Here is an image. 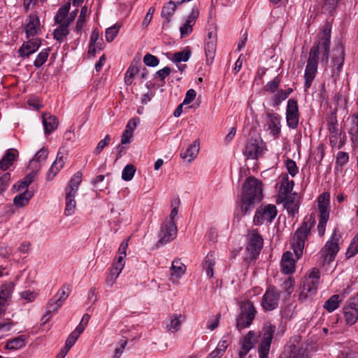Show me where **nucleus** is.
I'll return each instance as SVG.
<instances>
[{"instance_id":"f257e3e1","label":"nucleus","mask_w":358,"mask_h":358,"mask_svg":"<svg viewBox=\"0 0 358 358\" xmlns=\"http://www.w3.org/2000/svg\"><path fill=\"white\" fill-rule=\"evenodd\" d=\"M320 41L315 43L310 48L309 57L304 73V90L307 91L312 85L317 71L319 55L322 53V62L326 64L329 60V45L331 38V27L329 24L324 25L319 34Z\"/></svg>"},{"instance_id":"f03ea898","label":"nucleus","mask_w":358,"mask_h":358,"mask_svg":"<svg viewBox=\"0 0 358 358\" xmlns=\"http://www.w3.org/2000/svg\"><path fill=\"white\" fill-rule=\"evenodd\" d=\"M320 272L318 268H313L300 281L297 295L300 303L311 301L316 294L320 284Z\"/></svg>"},{"instance_id":"7ed1b4c3","label":"nucleus","mask_w":358,"mask_h":358,"mask_svg":"<svg viewBox=\"0 0 358 358\" xmlns=\"http://www.w3.org/2000/svg\"><path fill=\"white\" fill-rule=\"evenodd\" d=\"M315 224V217L313 215H310V217L306 218L300 227L294 232L291 241V246L297 259L302 257L305 243L310 236L311 230L314 228Z\"/></svg>"},{"instance_id":"20e7f679","label":"nucleus","mask_w":358,"mask_h":358,"mask_svg":"<svg viewBox=\"0 0 358 358\" xmlns=\"http://www.w3.org/2000/svg\"><path fill=\"white\" fill-rule=\"evenodd\" d=\"M275 326L270 322L264 323L259 334L260 342L257 352L259 358H268L271 342L275 331Z\"/></svg>"},{"instance_id":"39448f33","label":"nucleus","mask_w":358,"mask_h":358,"mask_svg":"<svg viewBox=\"0 0 358 358\" xmlns=\"http://www.w3.org/2000/svg\"><path fill=\"white\" fill-rule=\"evenodd\" d=\"M329 194L323 193L318 198L319 222L317 227L320 237L324 235L329 217Z\"/></svg>"},{"instance_id":"423d86ee","label":"nucleus","mask_w":358,"mask_h":358,"mask_svg":"<svg viewBox=\"0 0 358 358\" xmlns=\"http://www.w3.org/2000/svg\"><path fill=\"white\" fill-rule=\"evenodd\" d=\"M257 310L252 302L248 300L241 306V313L236 319V327L241 331L248 327L252 322Z\"/></svg>"},{"instance_id":"0eeeda50","label":"nucleus","mask_w":358,"mask_h":358,"mask_svg":"<svg viewBox=\"0 0 358 358\" xmlns=\"http://www.w3.org/2000/svg\"><path fill=\"white\" fill-rule=\"evenodd\" d=\"M280 292L273 285H269L264 294L261 306L264 311H271L278 307Z\"/></svg>"},{"instance_id":"6e6552de","label":"nucleus","mask_w":358,"mask_h":358,"mask_svg":"<svg viewBox=\"0 0 358 358\" xmlns=\"http://www.w3.org/2000/svg\"><path fill=\"white\" fill-rule=\"evenodd\" d=\"M243 196L253 200L261 201L262 199V183L255 177L248 178L243 186Z\"/></svg>"},{"instance_id":"1a4fd4ad","label":"nucleus","mask_w":358,"mask_h":358,"mask_svg":"<svg viewBox=\"0 0 358 358\" xmlns=\"http://www.w3.org/2000/svg\"><path fill=\"white\" fill-rule=\"evenodd\" d=\"M277 213V208L273 204L261 206L255 212L253 222L256 225H262L265 222L271 223L276 217Z\"/></svg>"},{"instance_id":"9d476101","label":"nucleus","mask_w":358,"mask_h":358,"mask_svg":"<svg viewBox=\"0 0 358 358\" xmlns=\"http://www.w3.org/2000/svg\"><path fill=\"white\" fill-rule=\"evenodd\" d=\"M263 245V239L255 231H252L248 238V243L246 248L245 259L251 261L257 258Z\"/></svg>"},{"instance_id":"9b49d317","label":"nucleus","mask_w":358,"mask_h":358,"mask_svg":"<svg viewBox=\"0 0 358 358\" xmlns=\"http://www.w3.org/2000/svg\"><path fill=\"white\" fill-rule=\"evenodd\" d=\"M177 234V227L174 221H165L161 227L159 233L157 247L164 245L173 241Z\"/></svg>"},{"instance_id":"f8f14e48","label":"nucleus","mask_w":358,"mask_h":358,"mask_svg":"<svg viewBox=\"0 0 358 358\" xmlns=\"http://www.w3.org/2000/svg\"><path fill=\"white\" fill-rule=\"evenodd\" d=\"M65 291L61 289L58 294L52 297L48 303L45 313L42 317L43 324L47 323L52 315L63 305L66 300Z\"/></svg>"},{"instance_id":"ddd939ff","label":"nucleus","mask_w":358,"mask_h":358,"mask_svg":"<svg viewBox=\"0 0 358 358\" xmlns=\"http://www.w3.org/2000/svg\"><path fill=\"white\" fill-rule=\"evenodd\" d=\"M336 231L334 230L330 239L325 243L321 250V254L324 260L327 263L333 262L339 250L338 239L335 238Z\"/></svg>"},{"instance_id":"4468645a","label":"nucleus","mask_w":358,"mask_h":358,"mask_svg":"<svg viewBox=\"0 0 358 358\" xmlns=\"http://www.w3.org/2000/svg\"><path fill=\"white\" fill-rule=\"evenodd\" d=\"M217 47V31L213 29L209 30L205 41L204 50L206 57V64L210 65L215 58Z\"/></svg>"},{"instance_id":"2eb2a0df","label":"nucleus","mask_w":358,"mask_h":358,"mask_svg":"<svg viewBox=\"0 0 358 358\" xmlns=\"http://www.w3.org/2000/svg\"><path fill=\"white\" fill-rule=\"evenodd\" d=\"M265 150V145L260 138H251L247 143L245 155L248 158L257 159L261 157Z\"/></svg>"},{"instance_id":"dca6fc26","label":"nucleus","mask_w":358,"mask_h":358,"mask_svg":"<svg viewBox=\"0 0 358 358\" xmlns=\"http://www.w3.org/2000/svg\"><path fill=\"white\" fill-rule=\"evenodd\" d=\"M286 120L289 128L296 129L299 124V113L297 101L290 99L287 101Z\"/></svg>"},{"instance_id":"f3484780","label":"nucleus","mask_w":358,"mask_h":358,"mask_svg":"<svg viewBox=\"0 0 358 358\" xmlns=\"http://www.w3.org/2000/svg\"><path fill=\"white\" fill-rule=\"evenodd\" d=\"M345 59V52L343 46L341 43H338L333 50L332 55V72L333 77H336L339 75L342 69Z\"/></svg>"},{"instance_id":"a211bd4d","label":"nucleus","mask_w":358,"mask_h":358,"mask_svg":"<svg viewBox=\"0 0 358 358\" xmlns=\"http://www.w3.org/2000/svg\"><path fill=\"white\" fill-rule=\"evenodd\" d=\"M264 128L270 134L277 138L280 134V116L278 113H268L265 118Z\"/></svg>"},{"instance_id":"6ab92c4d","label":"nucleus","mask_w":358,"mask_h":358,"mask_svg":"<svg viewBox=\"0 0 358 358\" xmlns=\"http://www.w3.org/2000/svg\"><path fill=\"white\" fill-rule=\"evenodd\" d=\"M27 39L18 49L20 57L23 58H27L36 52L41 45V40L39 38H30Z\"/></svg>"},{"instance_id":"aec40b11","label":"nucleus","mask_w":358,"mask_h":358,"mask_svg":"<svg viewBox=\"0 0 358 358\" xmlns=\"http://www.w3.org/2000/svg\"><path fill=\"white\" fill-rule=\"evenodd\" d=\"M26 38H36L41 33V24L38 17L36 15H30L25 26Z\"/></svg>"},{"instance_id":"412c9836","label":"nucleus","mask_w":358,"mask_h":358,"mask_svg":"<svg viewBox=\"0 0 358 358\" xmlns=\"http://www.w3.org/2000/svg\"><path fill=\"white\" fill-rule=\"evenodd\" d=\"M257 342V336L253 331H250L240 341L241 349L238 352L240 358H245Z\"/></svg>"},{"instance_id":"4be33fe9","label":"nucleus","mask_w":358,"mask_h":358,"mask_svg":"<svg viewBox=\"0 0 358 358\" xmlns=\"http://www.w3.org/2000/svg\"><path fill=\"white\" fill-rule=\"evenodd\" d=\"M295 260L291 252L287 251L283 253L280 261V269L284 274H292L295 271Z\"/></svg>"},{"instance_id":"5701e85b","label":"nucleus","mask_w":358,"mask_h":358,"mask_svg":"<svg viewBox=\"0 0 358 358\" xmlns=\"http://www.w3.org/2000/svg\"><path fill=\"white\" fill-rule=\"evenodd\" d=\"M90 319L89 314H85L80 321V323L76 327V329L71 332L69 336V350L75 344L80 335L83 332Z\"/></svg>"},{"instance_id":"b1692460","label":"nucleus","mask_w":358,"mask_h":358,"mask_svg":"<svg viewBox=\"0 0 358 358\" xmlns=\"http://www.w3.org/2000/svg\"><path fill=\"white\" fill-rule=\"evenodd\" d=\"M198 16L199 10L197 8H192V12L188 15L185 23L180 28L181 37L187 36L192 32V26L194 24Z\"/></svg>"},{"instance_id":"393cba45","label":"nucleus","mask_w":358,"mask_h":358,"mask_svg":"<svg viewBox=\"0 0 358 358\" xmlns=\"http://www.w3.org/2000/svg\"><path fill=\"white\" fill-rule=\"evenodd\" d=\"M64 164L65 162L64 160V156L60 149L57 153L56 159L46 173V180L48 181H51L56 176L60 169L64 167Z\"/></svg>"},{"instance_id":"a878e982","label":"nucleus","mask_w":358,"mask_h":358,"mask_svg":"<svg viewBox=\"0 0 358 358\" xmlns=\"http://www.w3.org/2000/svg\"><path fill=\"white\" fill-rule=\"evenodd\" d=\"M281 198L285 200V208L289 214L294 216L298 213L299 200L296 194H290Z\"/></svg>"},{"instance_id":"bb28decb","label":"nucleus","mask_w":358,"mask_h":358,"mask_svg":"<svg viewBox=\"0 0 358 358\" xmlns=\"http://www.w3.org/2000/svg\"><path fill=\"white\" fill-rule=\"evenodd\" d=\"M185 271L186 266L180 260H173L171 267L170 280L173 282H176L185 274Z\"/></svg>"},{"instance_id":"cd10ccee","label":"nucleus","mask_w":358,"mask_h":358,"mask_svg":"<svg viewBox=\"0 0 358 358\" xmlns=\"http://www.w3.org/2000/svg\"><path fill=\"white\" fill-rule=\"evenodd\" d=\"M48 150L45 147L40 149L34 156L30 161L29 166L37 171L41 167V164L43 163L48 158Z\"/></svg>"},{"instance_id":"c85d7f7f","label":"nucleus","mask_w":358,"mask_h":358,"mask_svg":"<svg viewBox=\"0 0 358 358\" xmlns=\"http://www.w3.org/2000/svg\"><path fill=\"white\" fill-rule=\"evenodd\" d=\"M199 152V142L194 141L185 151L182 152L180 156L188 162L194 160Z\"/></svg>"},{"instance_id":"c756f323","label":"nucleus","mask_w":358,"mask_h":358,"mask_svg":"<svg viewBox=\"0 0 358 358\" xmlns=\"http://www.w3.org/2000/svg\"><path fill=\"white\" fill-rule=\"evenodd\" d=\"M18 155V152L15 149H8L3 157L0 160V169L6 170L12 165L13 162L15 160Z\"/></svg>"},{"instance_id":"7c9ffc66","label":"nucleus","mask_w":358,"mask_h":358,"mask_svg":"<svg viewBox=\"0 0 358 358\" xmlns=\"http://www.w3.org/2000/svg\"><path fill=\"white\" fill-rule=\"evenodd\" d=\"M343 315L345 323L350 326L354 324L358 320V312L349 303L343 308Z\"/></svg>"},{"instance_id":"2f4dec72","label":"nucleus","mask_w":358,"mask_h":358,"mask_svg":"<svg viewBox=\"0 0 358 358\" xmlns=\"http://www.w3.org/2000/svg\"><path fill=\"white\" fill-rule=\"evenodd\" d=\"M186 319L185 315L172 314L169 316V323L167 324V329L171 332H176L180 328L182 322Z\"/></svg>"},{"instance_id":"473e14b6","label":"nucleus","mask_w":358,"mask_h":358,"mask_svg":"<svg viewBox=\"0 0 358 358\" xmlns=\"http://www.w3.org/2000/svg\"><path fill=\"white\" fill-rule=\"evenodd\" d=\"M82 173L78 171L71 178L70 184L69 185V199L75 197L76 195L78 187L82 182Z\"/></svg>"},{"instance_id":"72a5a7b5","label":"nucleus","mask_w":358,"mask_h":358,"mask_svg":"<svg viewBox=\"0 0 358 358\" xmlns=\"http://www.w3.org/2000/svg\"><path fill=\"white\" fill-rule=\"evenodd\" d=\"M43 124L45 134H49L57 127L58 120L55 116L50 114H43Z\"/></svg>"},{"instance_id":"f704fd0d","label":"nucleus","mask_w":358,"mask_h":358,"mask_svg":"<svg viewBox=\"0 0 358 358\" xmlns=\"http://www.w3.org/2000/svg\"><path fill=\"white\" fill-rule=\"evenodd\" d=\"M215 265V257L213 253L209 252L205 257L203 263V269L206 271L208 278H213Z\"/></svg>"},{"instance_id":"c9c22d12","label":"nucleus","mask_w":358,"mask_h":358,"mask_svg":"<svg viewBox=\"0 0 358 358\" xmlns=\"http://www.w3.org/2000/svg\"><path fill=\"white\" fill-rule=\"evenodd\" d=\"M27 343L25 335H21L13 339L7 341L5 348L10 350H16L22 348Z\"/></svg>"},{"instance_id":"e433bc0d","label":"nucleus","mask_w":358,"mask_h":358,"mask_svg":"<svg viewBox=\"0 0 358 358\" xmlns=\"http://www.w3.org/2000/svg\"><path fill=\"white\" fill-rule=\"evenodd\" d=\"M33 195L34 194L31 192L25 190L22 194L15 196L13 203L17 208L24 207L28 204Z\"/></svg>"},{"instance_id":"4c0bfd02","label":"nucleus","mask_w":358,"mask_h":358,"mask_svg":"<svg viewBox=\"0 0 358 358\" xmlns=\"http://www.w3.org/2000/svg\"><path fill=\"white\" fill-rule=\"evenodd\" d=\"M345 141L346 135L344 132L340 131L337 134L329 135L330 144L333 148H341L345 145Z\"/></svg>"},{"instance_id":"58836bf2","label":"nucleus","mask_w":358,"mask_h":358,"mask_svg":"<svg viewBox=\"0 0 358 358\" xmlns=\"http://www.w3.org/2000/svg\"><path fill=\"white\" fill-rule=\"evenodd\" d=\"M177 6H176L171 1H170L163 6L161 15L162 17L164 18L168 24L171 22V17L173 15Z\"/></svg>"},{"instance_id":"ea45409f","label":"nucleus","mask_w":358,"mask_h":358,"mask_svg":"<svg viewBox=\"0 0 358 358\" xmlns=\"http://www.w3.org/2000/svg\"><path fill=\"white\" fill-rule=\"evenodd\" d=\"M258 200H253L249 198H245V196H241L239 207L243 215H246L248 212H250L253 210L255 207V203L256 202H259Z\"/></svg>"},{"instance_id":"a19ab883","label":"nucleus","mask_w":358,"mask_h":358,"mask_svg":"<svg viewBox=\"0 0 358 358\" xmlns=\"http://www.w3.org/2000/svg\"><path fill=\"white\" fill-rule=\"evenodd\" d=\"M282 291L289 297L295 289V280L293 277L289 276L286 278L280 285Z\"/></svg>"},{"instance_id":"79ce46f5","label":"nucleus","mask_w":358,"mask_h":358,"mask_svg":"<svg viewBox=\"0 0 358 358\" xmlns=\"http://www.w3.org/2000/svg\"><path fill=\"white\" fill-rule=\"evenodd\" d=\"M294 182L293 180H289L288 177L283 178L280 188V197L287 196L291 194L293 190Z\"/></svg>"},{"instance_id":"37998d69","label":"nucleus","mask_w":358,"mask_h":358,"mask_svg":"<svg viewBox=\"0 0 358 358\" xmlns=\"http://www.w3.org/2000/svg\"><path fill=\"white\" fill-rule=\"evenodd\" d=\"M339 295L334 294L331 296L324 304V308L329 313L337 309L341 301L339 299Z\"/></svg>"},{"instance_id":"c03bdc74","label":"nucleus","mask_w":358,"mask_h":358,"mask_svg":"<svg viewBox=\"0 0 358 358\" xmlns=\"http://www.w3.org/2000/svg\"><path fill=\"white\" fill-rule=\"evenodd\" d=\"M122 269L120 268L119 266L113 264L108 275L107 276L106 279V283L108 286L112 287L114 283L115 282L116 279L120 275V273L122 272Z\"/></svg>"},{"instance_id":"a18cd8bd","label":"nucleus","mask_w":358,"mask_h":358,"mask_svg":"<svg viewBox=\"0 0 358 358\" xmlns=\"http://www.w3.org/2000/svg\"><path fill=\"white\" fill-rule=\"evenodd\" d=\"M292 91V88L278 90L273 97V106H278L282 101L285 100L288 97Z\"/></svg>"},{"instance_id":"49530a36","label":"nucleus","mask_w":358,"mask_h":358,"mask_svg":"<svg viewBox=\"0 0 358 358\" xmlns=\"http://www.w3.org/2000/svg\"><path fill=\"white\" fill-rule=\"evenodd\" d=\"M14 285L11 282L3 284L0 287V299L5 302L13 293Z\"/></svg>"},{"instance_id":"de8ad7c7","label":"nucleus","mask_w":358,"mask_h":358,"mask_svg":"<svg viewBox=\"0 0 358 358\" xmlns=\"http://www.w3.org/2000/svg\"><path fill=\"white\" fill-rule=\"evenodd\" d=\"M55 23L59 25L67 24V6L60 8L55 16Z\"/></svg>"},{"instance_id":"09e8293b","label":"nucleus","mask_w":358,"mask_h":358,"mask_svg":"<svg viewBox=\"0 0 358 358\" xmlns=\"http://www.w3.org/2000/svg\"><path fill=\"white\" fill-rule=\"evenodd\" d=\"M50 48L43 49L36 56L34 62V66L38 69L42 66L47 61L49 56Z\"/></svg>"},{"instance_id":"8fccbe9b","label":"nucleus","mask_w":358,"mask_h":358,"mask_svg":"<svg viewBox=\"0 0 358 358\" xmlns=\"http://www.w3.org/2000/svg\"><path fill=\"white\" fill-rule=\"evenodd\" d=\"M191 56V51L189 49H185L181 52L174 53L171 60L175 63L187 62Z\"/></svg>"},{"instance_id":"3c124183","label":"nucleus","mask_w":358,"mask_h":358,"mask_svg":"<svg viewBox=\"0 0 358 358\" xmlns=\"http://www.w3.org/2000/svg\"><path fill=\"white\" fill-rule=\"evenodd\" d=\"M138 71L139 70L136 65L131 64L129 67L124 77V83L126 85H131L133 82V78L138 73Z\"/></svg>"},{"instance_id":"603ef678","label":"nucleus","mask_w":358,"mask_h":358,"mask_svg":"<svg viewBox=\"0 0 358 358\" xmlns=\"http://www.w3.org/2000/svg\"><path fill=\"white\" fill-rule=\"evenodd\" d=\"M358 253V234L354 237L351 241L348 250L346 252V257L350 258L354 257Z\"/></svg>"},{"instance_id":"864d4df0","label":"nucleus","mask_w":358,"mask_h":358,"mask_svg":"<svg viewBox=\"0 0 358 358\" xmlns=\"http://www.w3.org/2000/svg\"><path fill=\"white\" fill-rule=\"evenodd\" d=\"M54 38L58 41H63L67 35V24L59 25L53 33Z\"/></svg>"},{"instance_id":"5fc2aeb1","label":"nucleus","mask_w":358,"mask_h":358,"mask_svg":"<svg viewBox=\"0 0 358 358\" xmlns=\"http://www.w3.org/2000/svg\"><path fill=\"white\" fill-rule=\"evenodd\" d=\"M135 172V166L132 164H128L122 170V178L125 181H129L133 178Z\"/></svg>"},{"instance_id":"6e6d98bb","label":"nucleus","mask_w":358,"mask_h":358,"mask_svg":"<svg viewBox=\"0 0 358 358\" xmlns=\"http://www.w3.org/2000/svg\"><path fill=\"white\" fill-rule=\"evenodd\" d=\"M120 24H115L106 29V39L108 42H112L115 39L120 29Z\"/></svg>"},{"instance_id":"4d7b16f0","label":"nucleus","mask_w":358,"mask_h":358,"mask_svg":"<svg viewBox=\"0 0 358 358\" xmlns=\"http://www.w3.org/2000/svg\"><path fill=\"white\" fill-rule=\"evenodd\" d=\"M352 140L355 144H358V113L352 120V126L350 128Z\"/></svg>"},{"instance_id":"13d9d810","label":"nucleus","mask_w":358,"mask_h":358,"mask_svg":"<svg viewBox=\"0 0 358 358\" xmlns=\"http://www.w3.org/2000/svg\"><path fill=\"white\" fill-rule=\"evenodd\" d=\"M110 140H111L110 136L109 134H107L103 139L101 140L98 143L96 147L94 149V153L96 155H99L103 151V150L108 145H109Z\"/></svg>"},{"instance_id":"bf43d9fd","label":"nucleus","mask_w":358,"mask_h":358,"mask_svg":"<svg viewBox=\"0 0 358 358\" xmlns=\"http://www.w3.org/2000/svg\"><path fill=\"white\" fill-rule=\"evenodd\" d=\"M349 160V155L347 152L339 151L336 157V164L338 166H343Z\"/></svg>"},{"instance_id":"052dcab7","label":"nucleus","mask_w":358,"mask_h":358,"mask_svg":"<svg viewBox=\"0 0 358 358\" xmlns=\"http://www.w3.org/2000/svg\"><path fill=\"white\" fill-rule=\"evenodd\" d=\"M285 166L288 171V173L292 176H295L298 172L299 169L296 164V162L290 159H288L285 161Z\"/></svg>"},{"instance_id":"680f3d73","label":"nucleus","mask_w":358,"mask_h":358,"mask_svg":"<svg viewBox=\"0 0 358 358\" xmlns=\"http://www.w3.org/2000/svg\"><path fill=\"white\" fill-rule=\"evenodd\" d=\"M143 62L148 66L155 67L159 64V60L156 56L148 53L143 57Z\"/></svg>"},{"instance_id":"e2e57ef3","label":"nucleus","mask_w":358,"mask_h":358,"mask_svg":"<svg viewBox=\"0 0 358 358\" xmlns=\"http://www.w3.org/2000/svg\"><path fill=\"white\" fill-rule=\"evenodd\" d=\"M280 84V78L278 77H275L271 81H269L265 86L264 90L269 92H274L277 90Z\"/></svg>"},{"instance_id":"0e129e2a","label":"nucleus","mask_w":358,"mask_h":358,"mask_svg":"<svg viewBox=\"0 0 358 358\" xmlns=\"http://www.w3.org/2000/svg\"><path fill=\"white\" fill-rule=\"evenodd\" d=\"M10 180V174L9 173H4L0 178V194H1L3 191L6 190V189L8 186Z\"/></svg>"},{"instance_id":"69168bd1","label":"nucleus","mask_w":358,"mask_h":358,"mask_svg":"<svg viewBox=\"0 0 358 358\" xmlns=\"http://www.w3.org/2000/svg\"><path fill=\"white\" fill-rule=\"evenodd\" d=\"M328 130L329 135H334L340 133L341 131L338 129L337 120L331 118L328 124Z\"/></svg>"},{"instance_id":"338daca9","label":"nucleus","mask_w":358,"mask_h":358,"mask_svg":"<svg viewBox=\"0 0 358 358\" xmlns=\"http://www.w3.org/2000/svg\"><path fill=\"white\" fill-rule=\"evenodd\" d=\"M196 91L193 89L189 90L185 95V97L183 100L182 104H189L196 97Z\"/></svg>"},{"instance_id":"774afa93","label":"nucleus","mask_w":358,"mask_h":358,"mask_svg":"<svg viewBox=\"0 0 358 358\" xmlns=\"http://www.w3.org/2000/svg\"><path fill=\"white\" fill-rule=\"evenodd\" d=\"M21 296L26 302H31L36 299V294L31 291H24L21 293Z\"/></svg>"}]
</instances>
